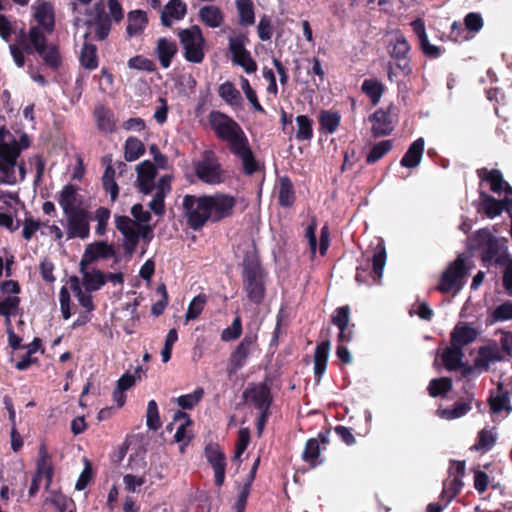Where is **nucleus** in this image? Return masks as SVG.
Here are the masks:
<instances>
[{
  "label": "nucleus",
  "mask_w": 512,
  "mask_h": 512,
  "mask_svg": "<svg viewBox=\"0 0 512 512\" xmlns=\"http://www.w3.org/2000/svg\"><path fill=\"white\" fill-rule=\"evenodd\" d=\"M110 218V211L104 207H100L95 212V219L97 221L96 233L103 235L106 231V226Z\"/></svg>",
  "instance_id": "63"
},
{
  "label": "nucleus",
  "mask_w": 512,
  "mask_h": 512,
  "mask_svg": "<svg viewBox=\"0 0 512 512\" xmlns=\"http://www.w3.org/2000/svg\"><path fill=\"white\" fill-rule=\"evenodd\" d=\"M59 303H60V309L62 316L65 320L69 319L71 317V299H70V293L67 287L63 286L60 289L59 292Z\"/></svg>",
  "instance_id": "62"
},
{
  "label": "nucleus",
  "mask_w": 512,
  "mask_h": 512,
  "mask_svg": "<svg viewBox=\"0 0 512 512\" xmlns=\"http://www.w3.org/2000/svg\"><path fill=\"white\" fill-rule=\"evenodd\" d=\"M177 53L178 46L173 39L160 37L156 40L153 56L159 61L162 68H169Z\"/></svg>",
  "instance_id": "16"
},
{
  "label": "nucleus",
  "mask_w": 512,
  "mask_h": 512,
  "mask_svg": "<svg viewBox=\"0 0 512 512\" xmlns=\"http://www.w3.org/2000/svg\"><path fill=\"white\" fill-rule=\"evenodd\" d=\"M296 124V138L300 141L310 140L313 136L312 120L306 115H299Z\"/></svg>",
  "instance_id": "44"
},
{
  "label": "nucleus",
  "mask_w": 512,
  "mask_h": 512,
  "mask_svg": "<svg viewBox=\"0 0 512 512\" xmlns=\"http://www.w3.org/2000/svg\"><path fill=\"white\" fill-rule=\"evenodd\" d=\"M137 173V182L140 191L149 194L154 187V179L156 176L155 166L149 161H144L137 166Z\"/></svg>",
  "instance_id": "22"
},
{
  "label": "nucleus",
  "mask_w": 512,
  "mask_h": 512,
  "mask_svg": "<svg viewBox=\"0 0 512 512\" xmlns=\"http://www.w3.org/2000/svg\"><path fill=\"white\" fill-rule=\"evenodd\" d=\"M392 148V142L390 140H383L377 144H375L370 153L367 156V163H375L379 159H381L384 155H386Z\"/></svg>",
  "instance_id": "52"
},
{
  "label": "nucleus",
  "mask_w": 512,
  "mask_h": 512,
  "mask_svg": "<svg viewBox=\"0 0 512 512\" xmlns=\"http://www.w3.org/2000/svg\"><path fill=\"white\" fill-rule=\"evenodd\" d=\"M465 473V463L452 461L449 467V477L443 483L442 497L450 502L463 487L462 478Z\"/></svg>",
  "instance_id": "12"
},
{
  "label": "nucleus",
  "mask_w": 512,
  "mask_h": 512,
  "mask_svg": "<svg viewBox=\"0 0 512 512\" xmlns=\"http://www.w3.org/2000/svg\"><path fill=\"white\" fill-rule=\"evenodd\" d=\"M199 17L203 23L211 28L219 27L223 22L221 10L214 5H207L199 10Z\"/></svg>",
  "instance_id": "33"
},
{
  "label": "nucleus",
  "mask_w": 512,
  "mask_h": 512,
  "mask_svg": "<svg viewBox=\"0 0 512 512\" xmlns=\"http://www.w3.org/2000/svg\"><path fill=\"white\" fill-rule=\"evenodd\" d=\"M208 197L209 210H211V221L217 222L230 217L236 205V199L228 194L217 193Z\"/></svg>",
  "instance_id": "13"
},
{
  "label": "nucleus",
  "mask_w": 512,
  "mask_h": 512,
  "mask_svg": "<svg viewBox=\"0 0 512 512\" xmlns=\"http://www.w3.org/2000/svg\"><path fill=\"white\" fill-rule=\"evenodd\" d=\"M71 284V289L77 298L79 304L87 311L91 312L94 310V304L91 296V292L87 290H83L79 281V278L76 276H72L69 279Z\"/></svg>",
  "instance_id": "31"
},
{
  "label": "nucleus",
  "mask_w": 512,
  "mask_h": 512,
  "mask_svg": "<svg viewBox=\"0 0 512 512\" xmlns=\"http://www.w3.org/2000/svg\"><path fill=\"white\" fill-rule=\"evenodd\" d=\"M206 457L214 470L215 483L221 486L225 479V456L216 446H209L206 449Z\"/></svg>",
  "instance_id": "19"
},
{
  "label": "nucleus",
  "mask_w": 512,
  "mask_h": 512,
  "mask_svg": "<svg viewBox=\"0 0 512 512\" xmlns=\"http://www.w3.org/2000/svg\"><path fill=\"white\" fill-rule=\"evenodd\" d=\"M186 12L187 7L182 0H171L161 12V22L165 27H170L175 21L183 19Z\"/></svg>",
  "instance_id": "20"
},
{
  "label": "nucleus",
  "mask_w": 512,
  "mask_h": 512,
  "mask_svg": "<svg viewBox=\"0 0 512 512\" xmlns=\"http://www.w3.org/2000/svg\"><path fill=\"white\" fill-rule=\"evenodd\" d=\"M482 208L488 217L494 218L502 213L504 209L508 210L512 207V199L506 196L503 200L498 201L495 198L482 194Z\"/></svg>",
  "instance_id": "26"
},
{
  "label": "nucleus",
  "mask_w": 512,
  "mask_h": 512,
  "mask_svg": "<svg viewBox=\"0 0 512 512\" xmlns=\"http://www.w3.org/2000/svg\"><path fill=\"white\" fill-rule=\"evenodd\" d=\"M90 33H95L98 39H105L111 29V21L109 17L99 12L93 21L89 22Z\"/></svg>",
  "instance_id": "36"
},
{
  "label": "nucleus",
  "mask_w": 512,
  "mask_h": 512,
  "mask_svg": "<svg viewBox=\"0 0 512 512\" xmlns=\"http://www.w3.org/2000/svg\"><path fill=\"white\" fill-rule=\"evenodd\" d=\"M410 46L404 37L399 31L393 33L389 53L390 56L398 61L396 64V68L399 69L404 75H409L412 72V68L407 60V55L409 53Z\"/></svg>",
  "instance_id": "11"
},
{
  "label": "nucleus",
  "mask_w": 512,
  "mask_h": 512,
  "mask_svg": "<svg viewBox=\"0 0 512 512\" xmlns=\"http://www.w3.org/2000/svg\"><path fill=\"white\" fill-rule=\"evenodd\" d=\"M146 424L151 430H158L161 427V421L158 406L155 400H150L146 411Z\"/></svg>",
  "instance_id": "53"
},
{
  "label": "nucleus",
  "mask_w": 512,
  "mask_h": 512,
  "mask_svg": "<svg viewBox=\"0 0 512 512\" xmlns=\"http://www.w3.org/2000/svg\"><path fill=\"white\" fill-rule=\"evenodd\" d=\"M128 67L142 71H153L154 63L148 58L137 55L128 60Z\"/></svg>",
  "instance_id": "61"
},
{
  "label": "nucleus",
  "mask_w": 512,
  "mask_h": 512,
  "mask_svg": "<svg viewBox=\"0 0 512 512\" xmlns=\"http://www.w3.org/2000/svg\"><path fill=\"white\" fill-rule=\"evenodd\" d=\"M350 309L348 306L339 307L332 315V323L338 328H348Z\"/></svg>",
  "instance_id": "58"
},
{
  "label": "nucleus",
  "mask_w": 512,
  "mask_h": 512,
  "mask_svg": "<svg viewBox=\"0 0 512 512\" xmlns=\"http://www.w3.org/2000/svg\"><path fill=\"white\" fill-rule=\"evenodd\" d=\"M319 456L320 445L318 440L309 439L306 443L305 450L303 452V459L307 462H310L312 465H315Z\"/></svg>",
  "instance_id": "57"
},
{
  "label": "nucleus",
  "mask_w": 512,
  "mask_h": 512,
  "mask_svg": "<svg viewBox=\"0 0 512 512\" xmlns=\"http://www.w3.org/2000/svg\"><path fill=\"white\" fill-rule=\"evenodd\" d=\"M452 387V382L449 378L443 377L439 379H433L429 384V393L432 397L439 396L445 392H448Z\"/></svg>",
  "instance_id": "54"
},
{
  "label": "nucleus",
  "mask_w": 512,
  "mask_h": 512,
  "mask_svg": "<svg viewBox=\"0 0 512 512\" xmlns=\"http://www.w3.org/2000/svg\"><path fill=\"white\" fill-rule=\"evenodd\" d=\"M20 299L18 296H6L0 299V315L6 317V324H9L11 315H15L19 308Z\"/></svg>",
  "instance_id": "46"
},
{
  "label": "nucleus",
  "mask_w": 512,
  "mask_h": 512,
  "mask_svg": "<svg viewBox=\"0 0 512 512\" xmlns=\"http://www.w3.org/2000/svg\"><path fill=\"white\" fill-rule=\"evenodd\" d=\"M493 321H506L512 319V303H503L492 313Z\"/></svg>",
  "instance_id": "64"
},
{
  "label": "nucleus",
  "mask_w": 512,
  "mask_h": 512,
  "mask_svg": "<svg viewBox=\"0 0 512 512\" xmlns=\"http://www.w3.org/2000/svg\"><path fill=\"white\" fill-rule=\"evenodd\" d=\"M236 7L239 15V23L242 26L253 25L255 21V16L252 1L236 0Z\"/></svg>",
  "instance_id": "40"
},
{
  "label": "nucleus",
  "mask_w": 512,
  "mask_h": 512,
  "mask_svg": "<svg viewBox=\"0 0 512 512\" xmlns=\"http://www.w3.org/2000/svg\"><path fill=\"white\" fill-rule=\"evenodd\" d=\"M239 80H240L241 89L243 90L247 100L251 103L253 108L259 112H263L264 109L261 106V104L259 103L256 92L250 86L248 79L241 76Z\"/></svg>",
  "instance_id": "55"
},
{
  "label": "nucleus",
  "mask_w": 512,
  "mask_h": 512,
  "mask_svg": "<svg viewBox=\"0 0 512 512\" xmlns=\"http://www.w3.org/2000/svg\"><path fill=\"white\" fill-rule=\"evenodd\" d=\"M115 170L111 165H108L102 176V182L105 190L109 192L111 200L115 201L118 196V186L115 182Z\"/></svg>",
  "instance_id": "48"
},
{
  "label": "nucleus",
  "mask_w": 512,
  "mask_h": 512,
  "mask_svg": "<svg viewBox=\"0 0 512 512\" xmlns=\"http://www.w3.org/2000/svg\"><path fill=\"white\" fill-rule=\"evenodd\" d=\"M462 348L451 343L442 355V360L448 370H455L462 364Z\"/></svg>",
  "instance_id": "37"
},
{
  "label": "nucleus",
  "mask_w": 512,
  "mask_h": 512,
  "mask_svg": "<svg viewBox=\"0 0 512 512\" xmlns=\"http://www.w3.org/2000/svg\"><path fill=\"white\" fill-rule=\"evenodd\" d=\"M233 62L239 66H241L244 71L248 74L254 73L257 71V64L252 59L249 51L242 53L241 55L235 57Z\"/></svg>",
  "instance_id": "59"
},
{
  "label": "nucleus",
  "mask_w": 512,
  "mask_h": 512,
  "mask_svg": "<svg viewBox=\"0 0 512 512\" xmlns=\"http://www.w3.org/2000/svg\"><path fill=\"white\" fill-rule=\"evenodd\" d=\"M209 123L217 137L227 142L230 152L241 160L245 174L252 175L255 173L259 168L258 162L241 126L219 111L210 113Z\"/></svg>",
  "instance_id": "1"
},
{
  "label": "nucleus",
  "mask_w": 512,
  "mask_h": 512,
  "mask_svg": "<svg viewBox=\"0 0 512 512\" xmlns=\"http://www.w3.org/2000/svg\"><path fill=\"white\" fill-rule=\"evenodd\" d=\"M501 359L502 357L499 355V351L496 346H486L479 350L476 365L487 369L490 363Z\"/></svg>",
  "instance_id": "42"
},
{
  "label": "nucleus",
  "mask_w": 512,
  "mask_h": 512,
  "mask_svg": "<svg viewBox=\"0 0 512 512\" xmlns=\"http://www.w3.org/2000/svg\"><path fill=\"white\" fill-rule=\"evenodd\" d=\"M67 220V238L85 239L89 236L88 213L85 209L65 214Z\"/></svg>",
  "instance_id": "14"
},
{
  "label": "nucleus",
  "mask_w": 512,
  "mask_h": 512,
  "mask_svg": "<svg viewBox=\"0 0 512 512\" xmlns=\"http://www.w3.org/2000/svg\"><path fill=\"white\" fill-rule=\"evenodd\" d=\"M144 152L143 143L134 137H129L125 143V159L127 161L137 160Z\"/></svg>",
  "instance_id": "47"
},
{
  "label": "nucleus",
  "mask_w": 512,
  "mask_h": 512,
  "mask_svg": "<svg viewBox=\"0 0 512 512\" xmlns=\"http://www.w3.org/2000/svg\"><path fill=\"white\" fill-rule=\"evenodd\" d=\"M114 248L112 245L107 244L106 242H96L94 244H89L82 256V264H90L94 260L103 258L107 259L114 256Z\"/></svg>",
  "instance_id": "21"
},
{
  "label": "nucleus",
  "mask_w": 512,
  "mask_h": 512,
  "mask_svg": "<svg viewBox=\"0 0 512 512\" xmlns=\"http://www.w3.org/2000/svg\"><path fill=\"white\" fill-rule=\"evenodd\" d=\"M465 256L459 255L457 259L449 265L441 277L438 290L442 293H457L462 287V279L465 277L467 267Z\"/></svg>",
  "instance_id": "8"
},
{
  "label": "nucleus",
  "mask_w": 512,
  "mask_h": 512,
  "mask_svg": "<svg viewBox=\"0 0 512 512\" xmlns=\"http://www.w3.org/2000/svg\"><path fill=\"white\" fill-rule=\"evenodd\" d=\"M330 352V342L325 341L319 344L314 354V372L320 378L326 370L328 356Z\"/></svg>",
  "instance_id": "32"
},
{
  "label": "nucleus",
  "mask_w": 512,
  "mask_h": 512,
  "mask_svg": "<svg viewBox=\"0 0 512 512\" xmlns=\"http://www.w3.org/2000/svg\"><path fill=\"white\" fill-rule=\"evenodd\" d=\"M196 176L203 182L216 185L224 182L225 172L212 151H205L201 160L195 163Z\"/></svg>",
  "instance_id": "7"
},
{
  "label": "nucleus",
  "mask_w": 512,
  "mask_h": 512,
  "mask_svg": "<svg viewBox=\"0 0 512 512\" xmlns=\"http://www.w3.org/2000/svg\"><path fill=\"white\" fill-rule=\"evenodd\" d=\"M80 61L86 69H96L98 66L96 47L92 44H84L81 50Z\"/></svg>",
  "instance_id": "43"
},
{
  "label": "nucleus",
  "mask_w": 512,
  "mask_h": 512,
  "mask_svg": "<svg viewBox=\"0 0 512 512\" xmlns=\"http://www.w3.org/2000/svg\"><path fill=\"white\" fill-rule=\"evenodd\" d=\"M98 128L105 132H112L115 127L114 115L111 110L99 105L94 110Z\"/></svg>",
  "instance_id": "34"
},
{
  "label": "nucleus",
  "mask_w": 512,
  "mask_h": 512,
  "mask_svg": "<svg viewBox=\"0 0 512 512\" xmlns=\"http://www.w3.org/2000/svg\"><path fill=\"white\" fill-rule=\"evenodd\" d=\"M203 396V389H197L194 392L178 397L177 403L183 409H192L198 404Z\"/></svg>",
  "instance_id": "56"
},
{
  "label": "nucleus",
  "mask_w": 512,
  "mask_h": 512,
  "mask_svg": "<svg viewBox=\"0 0 512 512\" xmlns=\"http://www.w3.org/2000/svg\"><path fill=\"white\" fill-rule=\"evenodd\" d=\"M362 90L369 96L373 104H377L383 93V86L376 80L366 79L362 84Z\"/></svg>",
  "instance_id": "49"
},
{
  "label": "nucleus",
  "mask_w": 512,
  "mask_h": 512,
  "mask_svg": "<svg viewBox=\"0 0 512 512\" xmlns=\"http://www.w3.org/2000/svg\"><path fill=\"white\" fill-rule=\"evenodd\" d=\"M477 337V331L470 324L460 322L451 332V343L459 347L473 342Z\"/></svg>",
  "instance_id": "25"
},
{
  "label": "nucleus",
  "mask_w": 512,
  "mask_h": 512,
  "mask_svg": "<svg viewBox=\"0 0 512 512\" xmlns=\"http://www.w3.org/2000/svg\"><path fill=\"white\" fill-rule=\"evenodd\" d=\"M243 265V285L247 297L253 303L260 304L265 296L264 271L254 256L247 257Z\"/></svg>",
  "instance_id": "4"
},
{
  "label": "nucleus",
  "mask_w": 512,
  "mask_h": 512,
  "mask_svg": "<svg viewBox=\"0 0 512 512\" xmlns=\"http://www.w3.org/2000/svg\"><path fill=\"white\" fill-rule=\"evenodd\" d=\"M58 203L63 209L64 215L83 210L81 207V196L78 194L77 188L73 185L63 187L58 196Z\"/></svg>",
  "instance_id": "17"
},
{
  "label": "nucleus",
  "mask_w": 512,
  "mask_h": 512,
  "mask_svg": "<svg viewBox=\"0 0 512 512\" xmlns=\"http://www.w3.org/2000/svg\"><path fill=\"white\" fill-rule=\"evenodd\" d=\"M19 44L27 53L37 52L45 64L52 69H57L62 63L58 47L47 43V37L38 26H31L27 34H22Z\"/></svg>",
  "instance_id": "3"
},
{
  "label": "nucleus",
  "mask_w": 512,
  "mask_h": 512,
  "mask_svg": "<svg viewBox=\"0 0 512 512\" xmlns=\"http://www.w3.org/2000/svg\"><path fill=\"white\" fill-rule=\"evenodd\" d=\"M174 421L180 422L174 435L175 441L178 443L187 444L191 438V433L189 430H187V426L191 424L189 416L185 412L177 411L174 414Z\"/></svg>",
  "instance_id": "35"
},
{
  "label": "nucleus",
  "mask_w": 512,
  "mask_h": 512,
  "mask_svg": "<svg viewBox=\"0 0 512 512\" xmlns=\"http://www.w3.org/2000/svg\"><path fill=\"white\" fill-rule=\"evenodd\" d=\"M242 332L241 319L237 316L232 325L222 331L221 339L223 341H231L237 339Z\"/></svg>",
  "instance_id": "60"
},
{
  "label": "nucleus",
  "mask_w": 512,
  "mask_h": 512,
  "mask_svg": "<svg viewBox=\"0 0 512 512\" xmlns=\"http://www.w3.org/2000/svg\"><path fill=\"white\" fill-rule=\"evenodd\" d=\"M135 467L140 470L136 473H128L123 477L125 489L129 492H135L137 488L141 487L146 482L145 468L146 462L143 459L135 461Z\"/></svg>",
  "instance_id": "28"
},
{
  "label": "nucleus",
  "mask_w": 512,
  "mask_h": 512,
  "mask_svg": "<svg viewBox=\"0 0 512 512\" xmlns=\"http://www.w3.org/2000/svg\"><path fill=\"white\" fill-rule=\"evenodd\" d=\"M372 133L375 137L385 136L392 132L393 125L389 115L383 111L378 110L371 116Z\"/></svg>",
  "instance_id": "29"
},
{
  "label": "nucleus",
  "mask_w": 512,
  "mask_h": 512,
  "mask_svg": "<svg viewBox=\"0 0 512 512\" xmlns=\"http://www.w3.org/2000/svg\"><path fill=\"white\" fill-rule=\"evenodd\" d=\"M219 95L231 106L239 107L242 104L241 94L231 82H225L220 85Z\"/></svg>",
  "instance_id": "39"
},
{
  "label": "nucleus",
  "mask_w": 512,
  "mask_h": 512,
  "mask_svg": "<svg viewBox=\"0 0 512 512\" xmlns=\"http://www.w3.org/2000/svg\"><path fill=\"white\" fill-rule=\"evenodd\" d=\"M49 454L44 445H42L39 449V457L37 460V472L36 474H40L45 476L48 479V482L51 480L52 469L49 462Z\"/></svg>",
  "instance_id": "51"
},
{
  "label": "nucleus",
  "mask_w": 512,
  "mask_h": 512,
  "mask_svg": "<svg viewBox=\"0 0 512 512\" xmlns=\"http://www.w3.org/2000/svg\"><path fill=\"white\" fill-rule=\"evenodd\" d=\"M373 277L376 283L380 282L386 264V250L382 243H379L373 253Z\"/></svg>",
  "instance_id": "38"
},
{
  "label": "nucleus",
  "mask_w": 512,
  "mask_h": 512,
  "mask_svg": "<svg viewBox=\"0 0 512 512\" xmlns=\"http://www.w3.org/2000/svg\"><path fill=\"white\" fill-rule=\"evenodd\" d=\"M30 144L25 133L15 137L8 130L0 129V184L15 185L25 179V164L19 157Z\"/></svg>",
  "instance_id": "2"
},
{
  "label": "nucleus",
  "mask_w": 512,
  "mask_h": 512,
  "mask_svg": "<svg viewBox=\"0 0 512 512\" xmlns=\"http://www.w3.org/2000/svg\"><path fill=\"white\" fill-rule=\"evenodd\" d=\"M423 153L424 139L418 138L409 146L400 163L403 167L415 168L420 164Z\"/></svg>",
  "instance_id": "27"
},
{
  "label": "nucleus",
  "mask_w": 512,
  "mask_h": 512,
  "mask_svg": "<svg viewBox=\"0 0 512 512\" xmlns=\"http://www.w3.org/2000/svg\"><path fill=\"white\" fill-rule=\"evenodd\" d=\"M183 207L188 223L193 229H198L207 221H211V210H209L207 196L196 197L187 195L183 200Z\"/></svg>",
  "instance_id": "6"
},
{
  "label": "nucleus",
  "mask_w": 512,
  "mask_h": 512,
  "mask_svg": "<svg viewBox=\"0 0 512 512\" xmlns=\"http://www.w3.org/2000/svg\"><path fill=\"white\" fill-rule=\"evenodd\" d=\"M244 397L248 403L253 404L259 411H262V418L267 417L268 408L272 402L270 389L266 384H256L247 388Z\"/></svg>",
  "instance_id": "15"
},
{
  "label": "nucleus",
  "mask_w": 512,
  "mask_h": 512,
  "mask_svg": "<svg viewBox=\"0 0 512 512\" xmlns=\"http://www.w3.org/2000/svg\"><path fill=\"white\" fill-rule=\"evenodd\" d=\"M127 33L130 37L137 36L146 28L148 19L146 13L141 10H134L127 17Z\"/></svg>",
  "instance_id": "30"
},
{
  "label": "nucleus",
  "mask_w": 512,
  "mask_h": 512,
  "mask_svg": "<svg viewBox=\"0 0 512 512\" xmlns=\"http://www.w3.org/2000/svg\"><path fill=\"white\" fill-rule=\"evenodd\" d=\"M255 341V337L253 336H245L240 344L237 346L236 350L233 352L230 358V367L229 373H236L239 369H241L248 358L250 353V348Z\"/></svg>",
  "instance_id": "18"
},
{
  "label": "nucleus",
  "mask_w": 512,
  "mask_h": 512,
  "mask_svg": "<svg viewBox=\"0 0 512 512\" xmlns=\"http://www.w3.org/2000/svg\"><path fill=\"white\" fill-rule=\"evenodd\" d=\"M115 224L124 237L123 246L126 253L132 254L138 244L141 231L145 229L127 216H117Z\"/></svg>",
  "instance_id": "10"
},
{
  "label": "nucleus",
  "mask_w": 512,
  "mask_h": 512,
  "mask_svg": "<svg viewBox=\"0 0 512 512\" xmlns=\"http://www.w3.org/2000/svg\"><path fill=\"white\" fill-rule=\"evenodd\" d=\"M479 177L490 184V188L495 193L504 191L506 196L512 194V187L503 180L502 173L499 170H488L486 168L478 171Z\"/></svg>",
  "instance_id": "23"
},
{
  "label": "nucleus",
  "mask_w": 512,
  "mask_h": 512,
  "mask_svg": "<svg viewBox=\"0 0 512 512\" xmlns=\"http://www.w3.org/2000/svg\"><path fill=\"white\" fill-rule=\"evenodd\" d=\"M32 16L45 37L54 31L55 12L53 5L45 0H37L31 6Z\"/></svg>",
  "instance_id": "9"
},
{
  "label": "nucleus",
  "mask_w": 512,
  "mask_h": 512,
  "mask_svg": "<svg viewBox=\"0 0 512 512\" xmlns=\"http://www.w3.org/2000/svg\"><path fill=\"white\" fill-rule=\"evenodd\" d=\"M88 264H82L80 262V272L82 274V285L88 292H94L99 290L106 282L105 275L96 269L88 270L86 268Z\"/></svg>",
  "instance_id": "24"
},
{
  "label": "nucleus",
  "mask_w": 512,
  "mask_h": 512,
  "mask_svg": "<svg viewBox=\"0 0 512 512\" xmlns=\"http://www.w3.org/2000/svg\"><path fill=\"white\" fill-rule=\"evenodd\" d=\"M177 36L183 49L185 59L191 63H201L205 56V39L201 29L197 25L179 29Z\"/></svg>",
  "instance_id": "5"
},
{
  "label": "nucleus",
  "mask_w": 512,
  "mask_h": 512,
  "mask_svg": "<svg viewBox=\"0 0 512 512\" xmlns=\"http://www.w3.org/2000/svg\"><path fill=\"white\" fill-rule=\"evenodd\" d=\"M207 303V296L205 294H199L195 296L188 305L185 322L188 323L191 320L197 319Z\"/></svg>",
  "instance_id": "41"
},
{
  "label": "nucleus",
  "mask_w": 512,
  "mask_h": 512,
  "mask_svg": "<svg viewBox=\"0 0 512 512\" xmlns=\"http://www.w3.org/2000/svg\"><path fill=\"white\" fill-rule=\"evenodd\" d=\"M320 124L322 129L332 134L340 124V115L331 111H323L320 115Z\"/></svg>",
  "instance_id": "50"
},
{
  "label": "nucleus",
  "mask_w": 512,
  "mask_h": 512,
  "mask_svg": "<svg viewBox=\"0 0 512 512\" xmlns=\"http://www.w3.org/2000/svg\"><path fill=\"white\" fill-rule=\"evenodd\" d=\"M294 189L291 181L287 177H282L279 181V202L282 206H290L294 202Z\"/></svg>",
  "instance_id": "45"
}]
</instances>
